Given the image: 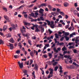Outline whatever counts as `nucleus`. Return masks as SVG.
<instances>
[{
  "instance_id": "obj_60",
  "label": "nucleus",
  "mask_w": 79,
  "mask_h": 79,
  "mask_svg": "<svg viewBox=\"0 0 79 79\" xmlns=\"http://www.w3.org/2000/svg\"><path fill=\"white\" fill-rule=\"evenodd\" d=\"M74 48V47H73V46H71L69 47V49H71V48Z\"/></svg>"
},
{
  "instance_id": "obj_62",
  "label": "nucleus",
  "mask_w": 79,
  "mask_h": 79,
  "mask_svg": "<svg viewBox=\"0 0 79 79\" xmlns=\"http://www.w3.org/2000/svg\"><path fill=\"white\" fill-rule=\"evenodd\" d=\"M78 40L79 41V36L76 37V40Z\"/></svg>"
},
{
  "instance_id": "obj_7",
  "label": "nucleus",
  "mask_w": 79,
  "mask_h": 79,
  "mask_svg": "<svg viewBox=\"0 0 79 79\" xmlns=\"http://www.w3.org/2000/svg\"><path fill=\"white\" fill-rule=\"evenodd\" d=\"M52 63V64L53 66H55V65H56V64L58 63L57 62H55L53 63V62H55V60H53L52 61H51Z\"/></svg>"
},
{
  "instance_id": "obj_43",
  "label": "nucleus",
  "mask_w": 79,
  "mask_h": 79,
  "mask_svg": "<svg viewBox=\"0 0 79 79\" xmlns=\"http://www.w3.org/2000/svg\"><path fill=\"white\" fill-rule=\"evenodd\" d=\"M47 6V4H42L40 6Z\"/></svg>"
},
{
  "instance_id": "obj_54",
  "label": "nucleus",
  "mask_w": 79,
  "mask_h": 79,
  "mask_svg": "<svg viewBox=\"0 0 79 79\" xmlns=\"http://www.w3.org/2000/svg\"><path fill=\"white\" fill-rule=\"evenodd\" d=\"M40 19L42 20V21L44 20V19L43 17H40Z\"/></svg>"
},
{
  "instance_id": "obj_50",
  "label": "nucleus",
  "mask_w": 79,
  "mask_h": 79,
  "mask_svg": "<svg viewBox=\"0 0 79 79\" xmlns=\"http://www.w3.org/2000/svg\"><path fill=\"white\" fill-rule=\"evenodd\" d=\"M64 37H61V38L60 39V41H63V39H64Z\"/></svg>"
},
{
  "instance_id": "obj_44",
  "label": "nucleus",
  "mask_w": 79,
  "mask_h": 79,
  "mask_svg": "<svg viewBox=\"0 0 79 79\" xmlns=\"http://www.w3.org/2000/svg\"><path fill=\"white\" fill-rule=\"evenodd\" d=\"M25 64H27V65H29V61H28L27 62H25Z\"/></svg>"
},
{
  "instance_id": "obj_11",
  "label": "nucleus",
  "mask_w": 79,
  "mask_h": 79,
  "mask_svg": "<svg viewBox=\"0 0 79 79\" xmlns=\"http://www.w3.org/2000/svg\"><path fill=\"white\" fill-rule=\"evenodd\" d=\"M35 69L36 71H38V65L37 64H35Z\"/></svg>"
},
{
  "instance_id": "obj_26",
  "label": "nucleus",
  "mask_w": 79,
  "mask_h": 79,
  "mask_svg": "<svg viewBox=\"0 0 79 79\" xmlns=\"http://www.w3.org/2000/svg\"><path fill=\"white\" fill-rule=\"evenodd\" d=\"M52 76H53V74H49L48 75V79H50V77H52Z\"/></svg>"
},
{
  "instance_id": "obj_15",
  "label": "nucleus",
  "mask_w": 79,
  "mask_h": 79,
  "mask_svg": "<svg viewBox=\"0 0 79 79\" xmlns=\"http://www.w3.org/2000/svg\"><path fill=\"white\" fill-rule=\"evenodd\" d=\"M15 53H17V54H18V55H19V53H20V50H17L16 51Z\"/></svg>"
},
{
  "instance_id": "obj_53",
  "label": "nucleus",
  "mask_w": 79,
  "mask_h": 79,
  "mask_svg": "<svg viewBox=\"0 0 79 79\" xmlns=\"http://www.w3.org/2000/svg\"><path fill=\"white\" fill-rule=\"evenodd\" d=\"M66 53H67V51H64L63 53V55H64Z\"/></svg>"
},
{
  "instance_id": "obj_9",
  "label": "nucleus",
  "mask_w": 79,
  "mask_h": 79,
  "mask_svg": "<svg viewBox=\"0 0 79 79\" xmlns=\"http://www.w3.org/2000/svg\"><path fill=\"white\" fill-rule=\"evenodd\" d=\"M44 10L43 9H40L39 10V13H43Z\"/></svg>"
},
{
  "instance_id": "obj_31",
  "label": "nucleus",
  "mask_w": 79,
  "mask_h": 79,
  "mask_svg": "<svg viewBox=\"0 0 79 79\" xmlns=\"http://www.w3.org/2000/svg\"><path fill=\"white\" fill-rule=\"evenodd\" d=\"M29 15L30 16H32V17H34V14L33 13H31V14H29Z\"/></svg>"
},
{
  "instance_id": "obj_20",
  "label": "nucleus",
  "mask_w": 79,
  "mask_h": 79,
  "mask_svg": "<svg viewBox=\"0 0 79 79\" xmlns=\"http://www.w3.org/2000/svg\"><path fill=\"white\" fill-rule=\"evenodd\" d=\"M21 43H19L18 44V46L20 48H22V45L21 44Z\"/></svg>"
},
{
  "instance_id": "obj_39",
  "label": "nucleus",
  "mask_w": 79,
  "mask_h": 79,
  "mask_svg": "<svg viewBox=\"0 0 79 79\" xmlns=\"http://www.w3.org/2000/svg\"><path fill=\"white\" fill-rule=\"evenodd\" d=\"M48 56L50 57V58L52 57V54L51 53H48Z\"/></svg>"
},
{
  "instance_id": "obj_28",
  "label": "nucleus",
  "mask_w": 79,
  "mask_h": 79,
  "mask_svg": "<svg viewBox=\"0 0 79 79\" xmlns=\"http://www.w3.org/2000/svg\"><path fill=\"white\" fill-rule=\"evenodd\" d=\"M30 55L31 56H34V53L33 51H31L30 52Z\"/></svg>"
},
{
  "instance_id": "obj_6",
  "label": "nucleus",
  "mask_w": 79,
  "mask_h": 79,
  "mask_svg": "<svg viewBox=\"0 0 79 79\" xmlns=\"http://www.w3.org/2000/svg\"><path fill=\"white\" fill-rule=\"evenodd\" d=\"M73 35H76V33L75 32H74L71 34H70L69 36L70 38H71L72 37H73Z\"/></svg>"
},
{
  "instance_id": "obj_61",
  "label": "nucleus",
  "mask_w": 79,
  "mask_h": 79,
  "mask_svg": "<svg viewBox=\"0 0 79 79\" xmlns=\"http://www.w3.org/2000/svg\"><path fill=\"white\" fill-rule=\"evenodd\" d=\"M73 44V43H69V45H72V44Z\"/></svg>"
},
{
  "instance_id": "obj_25",
  "label": "nucleus",
  "mask_w": 79,
  "mask_h": 79,
  "mask_svg": "<svg viewBox=\"0 0 79 79\" xmlns=\"http://www.w3.org/2000/svg\"><path fill=\"white\" fill-rule=\"evenodd\" d=\"M73 64L75 65V66H77V67H78L79 66V65L77 64H76V63L74 62H73Z\"/></svg>"
},
{
  "instance_id": "obj_8",
  "label": "nucleus",
  "mask_w": 79,
  "mask_h": 79,
  "mask_svg": "<svg viewBox=\"0 0 79 79\" xmlns=\"http://www.w3.org/2000/svg\"><path fill=\"white\" fill-rule=\"evenodd\" d=\"M54 40L55 41V44L57 43V45H60V42L59 41H57V40H56V39L55 38L54 39Z\"/></svg>"
},
{
  "instance_id": "obj_58",
  "label": "nucleus",
  "mask_w": 79,
  "mask_h": 79,
  "mask_svg": "<svg viewBox=\"0 0 79 79\" xmlns=\"http://www.w3.org/2000/svg\"><path fill=\"white\" fill-rule=\"evenodd\" d=\"M69 35V33L66 32L65 33V35Z\"/></svg>"
},
{
  "instance_id": "obj_36",
  "label": "nucleus",
  "mask_w": 79,
  "mask_h": 79,
  "mask_svg": "<svg viewBox=\"0 0 79 79\" xmlns=\"http://www.w3.org/2000/svg\"><path fill=\"white\" fill-rule=\"evenodd\" d=\"M48 31L49 32V34H52V33H53V31H51V30H50V29H48Z\"/></svg>"
},
{
  "instance_id": "obj_30",
  "label": "nucleus",
  "mask_w": 79,
  "mask_h": 79,
  "mask_svg": "<svg viewBox=\"0 0 79 79\" xmlns=\"http://www.w3.org/2000/svg\"><path fill=\"white\" fill-rule=\"evenodd\" d=\"M23 35L24 36V37H29V36H28V34H23Z\"/></svg>"
},
{
  "instance_id": "obj_47",
  "label": "nucleus",
  "mask_w": 79,
  "mask_h": 79,
  "mask_svg": "<svg viewBox=\"0 0 79 79\" xmlns=\"http://www.w3.org/2000/svg\"><path fill=\"white\" fill-rule=\"evenodd\" d=\"M49 70L50 71V72H53V69H52L51 68H49Z\"/></svg>"
},
{
  "instance_id": "obj_19",
  "label": "nucleus",
  "mask_w": 79,
  "mask_h": 79,
  "mask_svg": "<svg viewBox=\"0 0 79 79\" xmlns=\"http://www.w3.org/2000/svg\"><path fill=\"white\" fill-rule=\"evenodd\" d=\"M60 23H61L62 24H63L64 26L65 25V23L63 22V20H60Z\"/></svg>"
},
{
  "instance_id": "obj_2",
  "label": "nucleus",
  "mask_w": 79,
  "mask_h": 79,
  "mask_svg": "<svg viewBox=\"0 0 79 79\" xmlns=\"http://www.w3.org/2000/svg\"><path fill=\"white\" fill-rule=\"evenodd\" d=\"M11 26L12 27H10L9 29L10 31H12V29H16V27H17V26L16 25H15L14 24L11 25Z\"/></svg>"
},
{
  "instance_id": "obj_3",
  "label": "nucleus",
  "mask_w": 79,
  "mask_h": 79,
  "mask_svg": "<svg viewBox=\"0 0 79 79\" xmlns=\"http://www.w3.org/2000/svg\"><path fill=\"white\" fill-rule=\"evenodd\" d=\"M53 50L56 53H58V51H60L61 50V48H57V50L56 49V48H54Z\"/></svg>"
},
{
  "instance_id": "obj_64",
  "label": "nucleus",
  "mask_w": 79,
  "mask_h": 79,
  "mask_svg": "<svg viewBox=\"0 0 79 79\" xmlns=\"http://www.w3.org/2000/svg\"><path fill=\"white\" fill-rule=\"evenodd\" d=\"M69 17L68 16V15H65V19H68Z\"/></svg>"
},
{
  "instance_id": "obj_29",
  "label": "nucleus",
  "mask_w": 79,
  "mask_h": 79,
  "mask_svg": "<svg viewBox=\"0 0 79 79\" xmlns=\"http://www.w3.org/2000/svg\"><path fill=\"white\" fill-rule=\"evenodd\" d=\"M35 32H40V30L38 28H37V27L35 28Z\"/></svg>"
},
{
  "instance_id": "obj_5",
  "label": "nucleus",
  "mask_w": 79,
  "mask_h": 79,
  "mask_svg": "<svg viewBox=\"0 0 79 79\" xmlns=\"http://www.w3.org/2000/svg\"><path fill=\"white\" fill-rule=\"evenodd\" d=\"M24 24L25 26H31V24L30 23L27 22H24Z\"/></svg>"
},
{
  "instance_id": "obj_16",
  "label": "nucleus",
  "mask_w": 79,
  "mask_h": 79,
  "mask_svg": "<svg viewBox=\"0 0 79 79\" xmlns=\"http://www.w3.org/2000/svg\"><path fill=\"white\" fill-rule=\"evenodd\" d=\"M55 37L56 39H58V38H59V35L57 34H55Z\"/></svg>"
},
{
  "instance_id": "obj_24",
  "label": "nucleus",
  "mask_w": 79,
  "mask_h": 79,
  "mask_svg": "<svg viewBox=\"0 0 79 79\" xmlns=\"http://www.w3.org/2000/svg\"><path fill=\"white\" fill-rule=\"evenodd\" d=\"M14 57L15 58V59H16L17 58H19V56H18V55H15L14 56Z\"/></svg>"
},
{
  "instance_id": "obj_41",
  "label": "nucleus",
  "mask_w": 79,
  "mask_h": 79,
  "mask_svg": "<svg viewBox=\"0 0 79 79\" xmlns=\"http://www.w3.org/2000/svg\"><path fill=\"white\" fill-rule=\"evenodd\" d=\"M23 73H27V70L24 69L23 70Z\"/></svg>"
},
{
  "instance_id": "obj_22",
  "label": "nucleus",
  "mask_w": 79,
  "mask_h": 79,
  "mask_svg": "<svg viewBox=\"0 0 79 79\" xmlns=\"http://www.w3.org/2000/svg\"><path fill=\"white\" fill-rule=\"evenodd\" d=\"M10 42H11V43H14L15 42V41L13 40V39L12 38H11L10 40Z\"/></svg>"
},
{
  "instance_id": "obj_51",
  "label": "nucleus",
  "mask_w": 79,
  "mask_h": 79,
  "mask_svg": "<svg viewBox=\"0 0 79 79\" xmlns=\"http://www.w3.org/2000/svg\"><path fill=\"white\" fill-rule=\"evenodd\" d=\"M17 35L18 37H19V38H21V36H20L21 35V33L18 34Z\"/></svg>"
},
{
  "instance_id": "obj_18",
  "label": "nucleus",
  "mask_w": 79,
  "mask_h": 79,
  "mask_svg": "<svg viewBox=\"0 0 79 79\" xmlns=\"http://www.w3.org/2000/svg\"><path fill=\"white\" fill-rule=\"evenodd\" d=\"M52 29H53L55 27V24H51L50 25Z\"/></svg>"
},
{
  "instance_id": "obj_37",
  "label": "nucleus",
  "mask_w": 79,
  "mask_h": 79,
  "mask_svg": "<svg viewBox=\"0 0 79 79\" xmlns=\"http://www.w3.org/2000/svg\"><path fill=\"white\" fill-rule=\"evenodd\" d=\"M70 57V56H67L66 55L64 56V57L65 58H69Z\"/></svg>"
},
{
  "instance_id": "obj_42",
  "label": "nucleus",
  "mask_w": 79,
  "mask_h": 79,
  "mask_svg": "<svg viewBox=\"0 0 79 79\" xmlns=\"http://www.w3.org/2000/svg\"><path fill=\"white\" fill-rule=\"evenodd\" d=\"M28 42L29 44H30V45H32V44L31 43V40H29L28 41Z\"/></svg>"
},
{
  "instance_id": "obj_52",
  "label": "nucleus",
  "mask_w": 79,
  "mask_h": 79,
  "mask_svg": "<svg viewBox=\"0 0 79 79\" xmlns=\"http://www.w3.org/2000/svg\"><path fill=\"white\" fill-rule=\"evenodd\" d=\"M44 24H43L42 25H40V26H46V25H47V23H46V22H44Z\"/></svg>"
},
{
  "instance_id": "obj_55",
  "label": "nucleus",
  "mask_w": 79,
  "mask_h": 79,
  "mask_svg": "<svg viewBox=\"0 0 79 79\" xmlns=\"http://www.w3.org/2000/svg\"><path fill=\"white\" fill-rule=\"evenodd\" d=\"M72 21H73V22H74V23H77L76 22V21H75V19H73Z\"/></svg>"
},
{
  "instance_id": "obj_57",
  "label": "nucleus",
  "mask_w": 79,
  "mask_h": 79,
  "mask_svg": "<svg viewBox=\"0 0 79 79\" xmlns=\"http://www.w3.org/2000/svg\"><path fill=\"white\" fill-rule=\"evenodd\" d=\"M69 24L68 25H67L65 26V28L66 29H68V27H69Z\"/></svg>"
},
{
  "instance_id": "obj_10",
  "label": "nucleus",
  "mask_w": 79,
  "mask_h": 79,
  "mask_svg": "<svg viewBox=\"0 0 79 79\" xmlns=\"http://www.w3.org/2000/svg\"><path fill=\"white\" fill-rule=\"evenodd\" d=\"M6 37H7V38H8L9 37H11V35L9 33L8 34H7L6 35Z\"/></svg>"
},
{
  "instance_id": "obj_35",
  "label": "nucleus",
  "mask_w": 79,
  "mask_h": 79,
  "mask_svg": "<svg viewBox=\"0 0 79 79\" xmlns=\"http://www.w3.org/2000/svg\"><path fill=\"white\" fill-rule=\"evenodd\" d=\"M34 53H36V55H38V52H37V51H35V50H34Z\"/></svg>"
},
{
  "instance_id": "obj_40",
  "label": "nucleus",
  "mask_w": 79,
  "mask_h": 79,
  "mask_svg": "<svg viewBox=\"0 0 79 79\" xmlns=\"http://www.w3.org/2000/svg\"><path fill=\"white\" fill-rule=\"evenodd\" d=\"M4 17L5 19H6V20H7L9 18L8 16H5V15H4Z\"/></svg>"
},
{
  "instance_id": "obj_63",
  "label": "nucleus",
  "mask_w": 79,
  "mask_h": 79,
  "mask_svg": "<svg viewBox=\"0 0 79 79\" xmlns=\"http://www.w3.org/2000/svg\"><path fill=\"white\" fill-rule=\"evenodd\" d=\"M0 35L2 36H3V33L2 32H0Z\"/></svg>"
},
{
  "instance_id": "obj_23",
  "label": "nucleus",
  "mask_w": 79,
  "mask_h": 79,
  "mask_svg": "<svg viewBox=\"0 0 79 79\" xmlns=\"http://www.w3.org/2000/svg\"><path fill=\"white\" fill-rule=\"evenodd\" d=\"M78 13V12H77V10H75L74 11V15H75L76 16V15H77Z\"/></svg>"
},
{
  "instance_id": "obj_27",
  "label": "nucleus",
  "mask_w": 79,
  "mask_h": 79,
  "mask_svg": "<svg viewBox=\"0 0 79 79\" xmlns=\"http://www.w3.org/2000/svg\"><path fill=\"white\" fill-rule=\"evenodd\" d=\"M69 5V4H68V3L65 2L64 3V6L65 7H66V6H68Z\"/></svg>"
},
{
  "instance_id": "obj_17",
  "label": "nucleus",
  "mask_w": 79,
  "mask_h": 79,
  "mask_svg": "<svg viewBox=\"0 0 79 79\" xmlns=\"http://www.w3.org/2000/svg\"><path fill=\"white\" fill-rule=\"evenodd\" d=\"M65 38V40L67 41H68L69 40V37H67L66 36H64Z\"/></svg>"
},
{
  "instance_id": "obj_1",
  "label": "nucleus",
  "mask_w": 79,
  "mask_h": 79,
  "mask_svg": "<svg viewBox=\"0 0 79 79\" xmlns=\"http://www.w3.org/2000/svg\"><path fill=\"white\" fill-rule=\"evenodd\" d=\"M18 64H19V67L21 69H23L24 67V65L23 64V62H22L21 63H20V61H19L18 62Z\"/></svg>"
},
{
  "instance_id": "obj_12",
  "label": "nucleus",
  "mask_w": 79,
  "mask_h": 79,
  "mask_svg": "<svg viewBox=\"0 0 79 79\" xmlns=\"http://www.w3.org/2000/svg\"><path fill=\"white\" fill-rule=\"evenodd\" d=\"M7 28L8 27H7V26L5 25L3 28V30H4V31H5Z\"/></svg>"
},
{
  "instance_id": "obj_32",
  "label": "nucleus",
  "mask_w": 79,
  "mask_h": 79,
  "mask_svg": "<svg viewBox=\"0 0 79 79\" xmlns=\"http://www.w3.org/2000/svg\"><path fill=\"white\" fill-rule=\"evenodd\" d=\"M32 63H33V60H30V64H29V66H31L32 64Z\"/></svg>"
},
{
  "instance_id": "obj_56",
  "label": "nucleus",
  "mask_w": 79,
  "mask_h": 79,
  "mask_svg": "<svg viewBox=\"0 0 79 79\" xmlns=\"http://www.w3.org/2000/svg\"><path fill=\"white\" fill-rule=\"evenodd\" d=\"M33 27H35V28H36V27H37V25H35L33 26Z\"/></svg>"
},
{
  "instance_id": "obj_45",
  "label": "nucleus",
  "mask_w": 79,
  "mask_h": 79,
  "mask_svg": "<svg viewBox=\"0 0 79 79\" xmlns=\"http://www.w3.org/2000/svg\"><path fill=\"white\" fill-rule=\"evenodd\" d=\"M64 44L63 43H60L59 45H60V46H63V45H64Z\"/></svg>"
},
{
  "instance_id": "obj_34",
  "label": "nucleus",
  "mask_w": 79,
  "mask_h": 79,
  "mask_svg": "<svg viewBox=\"0 0 79 79\" xmlns=\"http://www.w3.org/2000/svg\"><path fill=\"white\" fill-rule=\"evenodd\" d=\"M60 14L62 16H64V13L63 12H60Z\"/></svg>"
},
{
  "instance_id": "obj_46",
  "label": "nucleus",
  "mask_w": 79,
  "mask_h": 79,
  "mask_svg": "<svg viewBox=\"0 0 79 79\" xmlns=\"http://www.w3.org/2000/svg\"><path fill=\"white\" fill-rule=\"evenodd\" d=\"M58 69V67L57 66L55 67V69H54V71H57V69Z\"/></svg>"
},
{
  "instance_id": "obj_13",
  "label": "nucleus",
  "mask_w": 79,
  "mask_h": 79,
  "mask_svg": "<svg viewBox=\"0 0 79 79\" xmlns=\"http://www.w3.org/2000/svg\"><path fill=\"white\" fill-rule=\"evenodd\" d=\"M4 43L3 41V40L0 39V44L1 45V44H4Z\"/></svg>"
},
{
  "instance_id": "obj_48",
  "label": "nucleus",
  "mask_w": 79,
  "mask_h": 79,
  "mask_svg": "<svg viewBox=\"0 0 79 79\" xmlns=\"http://www.w3.org/2000/svg\"><path fill=\"white\" fill-rule=\"evenodd\" d=\"M41 29V32H44V28H42V27H40Z\"/></svg>"
},
{
  "instance_id": "obj_59",
  "label": "nucleus",
  "mask_w": 79,
  "mask_h": 79,
  "mask_svg": "<svg viewBox=\"0 0 79 79\" xmlns=\"http://www.w3.org/2000/svg\"><path fill=\"white\" fill-rule=\"evenodd\" d=\"M73 52L74 53H77V50L76 49H75L73 50Z\"/></svg>"
},
{
  "instance_id": "obj_4",
  "label": "nucleus",
  "mask_w": 79,
  "mask_h": 79,
  "mask_svg": "<svg viewBox=\"0 0 79 79\" xmlns=\"http://www.w3.org/2000/svg\"><path fill=\"white\" fill-rule=\"evenodd\" d=\"M9 47H10V48L11 50H13L14 48L13 46V44L10 43H9Z\"/></svg>"
},
{
  "instance_id": "obj_49",
  "label": "nucleus",
  "mask_w": 79,
  "mask_h": 79,
  "mask_svg": "<svg viewBox=\"0 0 79 79\" xmlns=\"http://www.w3.org/2000/svg\"><path fill=\"white\" fill-rule=\"evenodd\" d=\"M2 9H3V10H5L6 11H7V9H6V8L4 7H3Z\"/></svg>"
},
{
  "instance_id": "obj_14",
  "label": "nucleus",
  "mask_w": 79,
  "mask_h": 79,
  "mask_svg": "<svg viewBox=\"0 0 79 79\" xmlns=\"http://www.w3.org/2000/svg\"><path fill=\"white\" fill-rule=\"evenodd\" d=\"M35 16H34V18H37L38 16L37 15H39V13H37V12H35Z\"/></svg>"
},
{
  "instance_id": "obj_38",
  "label": "nucleus",
  "mask_w": 79,
  "mask_h": 79,
  "mask_svg": "<svg viewBox=\"0 0 79 79\" xmlns=\"http://www.w3.org/2000/svg\"><path fill=\"white\" fill-rule=\"evenodd\" d=\"M63 51H64V50H66V47L64 46L62 49Z\"/></svg>"
},
{
  "instance_id": "obj_33",
  "label": "nucleus",
  "mask_w": 79,
  "mask_h": 79,
  "mask_svg": "<svg viewBox=\"0 0 79 79\" xmlns=\"http://www.w3.org/2000/svg\"><path fill=\"white\" fill-rule=\"evenodd\" d=\"M45 21L48 23V25H50V22L47 20H46Z\"/></svg>"
},
{
  "instance_id": "obj_21",
  "label": "nucleus",
  "mask_w": 79,
  "mask_h": 79,
  "mask_svg": "<svg viewBox=\"0 0 79 79\" xmlns=\"http://www.w3.org/2000/svg\"><path fill=\"white\" fill-rule=\"evenodd\" d=\"M74 27H70L69 28V31H71V30H74Z\"/></svg>"
}]
</instances>
